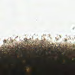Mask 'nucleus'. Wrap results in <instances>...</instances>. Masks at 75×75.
<instances>
[{"label":"nucleus","mask_w":75,"mask_h":75,"mask_svg":"<svg viewBox=\"0 0 75 75\" xmlns=\"http://www.w3.org/2000/svg\"><path fill=\"white\" fill-rule=\"evenodd\" d=\"M23 57L25 58H26L27 57V56L25 54H23Z\"/></svg>","instance_id":"nucleus-1"},{"label":"nucleus","mask_w":75,"mask_h":75,"mask_svg":"<svg viewBox=\"0 0 75 75\" xmlns=\"http://www.w3.org/2000/svg\"><path fill=\"white\" fill-rule=\"evenodd\" d=\"M23 75H25V73L24 71H23L22 73Z\"/></svg>","instance_id":"nucleus-2"},{"label":"nucleus","mask_w":75,"mask_h":75,"mask_svg":"<svg viewBox=\"0 0 75 75\" xmlns=\"http://www.w3.org/2000/svg\"><path fill=\"white\" fill-rule=\"evenodd\" d=\"M4 42H6V40H4Z\"/></svg>","instance_id":"nucleus-3"},{"label":"nucleus","mask_w":75,"mask_h":75,"mask_svg":"<svg viewBox=\"0 0 75 75\" xmlns=\"http://www.w3.org/2000/svg\"><path fill=\"white\" fill-rule=\"evenodd\" d=\"M61 63H63V61H62V60H61Z\"/></svg>","instance_id":"nucleus-4"},{"label":"nucleus","mask_w":75,"mask_h":75,"mask_svg":"<svg viewBox=\"0 0 75 75\" xmlns=\"http://www.w3.org/2000/svg\"><path fill=\"white\" fill-rule=\"evenodd\" d=\"M25 41H27V39H25Z\"/></svg>","instance_id":"nucleus-5"},{"label":"nucleus","mask_w":75,"mask_h":75,"mask_svg":"<svg viewBox=\"0 0 75 75\" xmlns=\"http://www.w3.org/2000/svg\"><path fill=\"white\" fill-rule=\"evenodd\" d=\"M16 57H17V56L16 55Z\"/></svg>","instance_id":"nucleus-6"},{"label":"nucleus","mask_w":75,"mask_h":75,"mask_svg":"<svg viewBox=\"0 0 75 75\" xmlns=\"http://www.w3.org/2000/svg\"><path fill=\"white\" fill-rule=\"evenodd\" d=\"M33 74H35V73H33Z\"/></svg>","instance_id":"nucleus-7"},{"label":"nucleus","mask_w":75,"mask_h":75,"mask_svg":"<svg viewBox=\"0 0 75 75\" xmlns=\"http://www.w3.org/2000/svg\"><path fill=\"white\" fill-rule=\"evenodd\" d=\"M71 60H72V59H71Z\"/></svg>","instance_id":"nucleus-8"},{"label":"nucleus","mask_w":75,"mask_h":75,"mask_svg":"<svg viewBox=\"0 0 75 75\" xmlns=\"http://www.w3.org/2000/svg\"><path fill=\"white\" fill-rule=\"evenodd\" d=\"M67 62H68V61H67Z\"/></svg>","instance_id":"nucleus-9"},{"label":"nucleus","mask_w":75,"mask_h":75,"mask_svg":"<svg viewBox=\"0 0 75 75\" xmlns=\"http://www.w3.org/2000/svg\"><path fill=\"white\" fill-rule=\"evenodd\" d=\"M74 59H75V58H74Z\"/></svg>","instance_id":"nucleus-10"}]
</instances>
